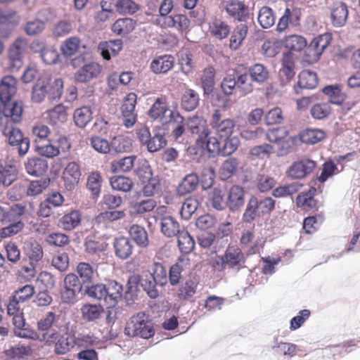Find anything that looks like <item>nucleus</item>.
<instances>
[{
	"instance_id": "2f4dec72",
	"label": "nucleus",
	"mask_w": 360,
	"mask_h": 360,
	"mask_svg": "<svg viewBox=\"0 0 360 360\" xmlns=\"http://www.w3.org/2000/svg\"><path fill=\"white\" fill-rule=\"evenodd\" d=\"M81 218L79 211L72 210L60 218L58 226L66 231L73 230L80 224Z\"/></svg>"
},
{
	"instance_id": "20e7f679",
	"label": "nucleus",
	"mask_w": 360,
	"mask_h": 360,
	"mask_svg": "<svg viewBox=\"0 0 360 360\" xmlns=\"http://www.w3.org/2000/svg\"><path fill=\"white\" fill-rule=\"evenodd\" d=\"M188 130L195 139V142L199 148H207V142L210 140L209 137L210 129L207 121L202 117L197 115L188 117L186 120Z\"/></svg>"
},
{
	"instance_id": "4468645a",
	"label": "nucleus",
	"mask_w": 360,
	"mask_h": 360,
	"mask_svg": "<svg viewBox=\"0 0 360 360\" xmlns=\"http://www.w3.org/2000/svg\"><path fill=\"white\" fill-rule=\"evenodd\" d=\"M221 7L230 17L238 21H245L250 17V9L243 1L226 0Z\"/></svg>"
},
{
	"instance_id": "ddd939ff",
	"label": "nucleus",
	"mask_w": 360,
	"mask_h": 360,
	"mask_svg": "<svg viewBox=\"0 0 360 360\" xmlns=\"http://www.w3.org/2000/svg\"><path fill=\"white\" fill-rule=\"evenodd\" d=\"M221 266L240 269L245 265V258L242 250L236 245H229L224 255L219 257Z\"/></svg>"
},
{
	"instance_id": "052dcab7",
	"label": "nucleus",
	"mask_w": 360,
	"mask_h": 360,
	"mask_svg": "<svg viewBox=\"0 0 360 360\" xmlns=\"http://www.w3.org/2000/svg\"><path fill=\"white\" fill-rule=\"evenodd\" d=\"M238 162L235 158H229L225 160L219 170L220 176L222 179L226 180L231 177L237 170Z\"/></svg>"
},
{
	"instance_id": "473e14b6",
	"label": "nucleus",
	"mask_w": 360,
	"mask_h": 360,
	"mask_svg": "<svg viewBox=\"0 0 360 360\" xmlns=\"http://www.w3.org/2000/svg\"><path fill=\"white\" fill-rule=\"evenodd\" d=\"M46 120L53 125H59L67 120V111L64 105L59 104L45 112Z\"/></svg>"
},
{
	"instance_id": "7c9ffc66",
	"label": "nucleus",
	"mask_w": 360,
	"mask_h": 360,
	"mask_svg": "<svg viewBox=\"0 0 360 360\" xmlns=\"http://www.w3.org/2000/svg\"><path fill=\"white\" fill-rule=\"evenodd\" d=\"M209 32L214 37L222 39L230 33L229 25L219 18H212L209 22Z\"/></svg>"
},
{
	"instance_id": "774afa93",
	"label": "nucleus",
	"mask_w": 360,
	"mask_h": 360,
	"mask_svg": "<svg viewBox=\"0 0 360 360\" xmlns=\"http://www.w3.org/2000/svg\"><path fill=\"white\" fill-rule=\"evenodd\" d=\"M323 92L328 96L329 101L333 104H341L345 100V94L341 92L338 86H327Z\"/></svg>"
},
{
	"instance_id": "f03ea898",
	"label": "nucleus",
	"mask_w": 360,
	"mask_h": 360,
	"mask_svg": "<svg viewBox=\"0 0 360 360\" xmlns=\"http://www.w3.org/2000/svg\"><path fill=\"white\" fill-rule=\"evenodd\" d=\"M124 333L130 337L148 339L154 335L155 330L148 317L144 313H139L128 321Z\"/></svg>"
},
{
	"instance_id": "9d476101",
	"label": "nucleus",
	"mask_w": 360,
	"mask_h": 360,
	"mask_svg": "<svg viewBox=\"0 0 360 360\" xmlns=\"http://www.w3.org/2000/svg\"><path fill=\"white\" fill-rule=\"evenodd\" d=\"M331 41V36L325 33L315 37L305 50L306 60L310 63L316 62Z\"/></svg>"
},
{
	"instance_id": "9b49d317",
	"label": "nucleus",
	"mask_w": 360,
	"mask_h": 360,
	"mask_svg": "<svg viewBox=\"0 0 360 360\" xmlns=\"http://www.w3.org/2000/svg\"><path fill=\"white\" fill-rule=\"evenodd\" d=\"M22 113L20 102L14 101L4 104L0 107V127L9 125L11 122H19Z\"/></svg>"
},
{
	"instance_id": "bb28decb",
	"label": "nucleus",
	"mask_w": 360,
	"mask_h": 360,
	"mask_svg": "<svg viewBox=\"0 0 360 360\" xmlns=\"http://www.w3.org/2000/svg\"><path fill=\"white\" fill-rule=\"evenodd\" d=\"M34 211V205L30 202L13 205L8 212V220L20 221L21 217L32 214Z\"/></svg>"
},
{
	"instance_id": "39448f33",
	"label": "nucleus",
	"mask_w": 360,
	"mask_h": 360,
	"mask_svg": "<svg viewBox=\"0 0 360 360\" xmlns=\"http://www.w3.org/2000/svg\"><path fill=\"white\" fill-rule=\"evenodd\" d=\"M136 135L141 144L150 153L158 152L167 145L164 134L159 131L153 130L151 134L148 127H143L136 129Z\"/></svg>"
},
{
	"instance_id": "680f3d73",
	"label": "nucleus",
	"mask_w": 360,
	"mask_h": 360,
	"mask_svg": "<svg viewBox=\"0 0 360 360\" xmlns=\"http://www.w3.org/2000/svg\"><path fill=\"white\" fill-rule=\"evenodd\" d=\"M110 184L114 190L128 192L131 189L133 182L131 179L128 177L117 176H113L110 179Z\"/></svg>"
},
{
	"instance_id": "c756f323",
	"label": "nucleus",
	"mask_w": 360,
	"mask_h": 360,
	"mask_svg": "<svg viewBox=\"0 0 360 360\" xmlns=\"http://www.w3.org/2000/svg\"><path fill=\"white\" fill-rule=\"evenodd\" d=\"M189 264V259L181 256L179 257L177 262L173 264L169 271V281L172 285H176L180 281L181 272Z\"/></svg>"
},
{
	"instance_id": "393cba45",
	"label": "nucleus",
	"mask_w": 360,
	"mask_h": 360,
	"mask_svg": "<svg viewBox=\"0 0 360 360\" xmlns=\"http://www.w3.org/2000/svg\"><path fill=\"white\" fill-rule=\"evenodd\" d=\"M24 250L30 264H39L43 257L41 245L34 240H29L25 243Z\"/></svg>"
},
{
	"instance_id": "4be33fe9",
	"label": "nucleus",
	"mask_w": 360,
	"mask_h": 360,
	"mask_svg": "<svg viewBox=\"0 0 360 360\" xmlns=\"http://www.w3.org/2000/svg\"><path fill=\"white\" fill-rule=\"evenodd\" d=\"M226 204L231 211H236L245 204V192L239 186H233L229 192Z\"/></svg>"
},
{
	"instance_id": "a878e982",
	"label": "nucleus",
	"mask_w": 360,
	"mask_h": 360,
	"mask_svg": "<svg viewBox=\"0 0 360 360\" xmlns=\"http://www.w3.org/2000/svg\"><path fill=\"white\" fill-rule=\"evenodd\" d=\"M122 41L121 39L102 41L98 45V50L103 58L110 60L111 56H117L122 49Z\"/></svg>"
},
{
	"instance_id": "864d4df0",
	"label": "nucleus",
	"mask_w": 360,
	"mask_h": 360,
	"mask_svg": "<svg viewBox=\"0 0 360 360\" xmlns=\"http://www.w3.org/2000/svg\"><path fill=\"white\" fill-rule=\"evenodd\" d=\"M248 33V26L245 24H240L233 31L230 39V47L232 49H237L245 39Z\"/></svg>"
},
{
	"instance_id": "f8f14e48",
	"label": "nucleus",
	"mask_w": 360,
	"mask_h": 360,
	"mask_svg": "<svg viewBox=\"0 0 360 360\" xmlns=\"http://www.w3.org/2000/svg\"><path fill=\"white\" fill-rule=\"evenodd\" d=\"M210 124L221 139L230 137L236 127L234 121L230 118L222 119L221 114L218 110H214L212 114Z\"/></svg>"
},
{
	"instance_id": "c9c22d12",
	"label": "nucleus",
	"mask_w": 360,
	"mask_h": 360,
	"mask_svg": "<svg viewBox=\"0 0 360 360\" xmlns=\"http://www.w3.org/2000/svg\"><path fill=\"white\" fill-rule=\"evenodd\" d=\"M16 176L15 166L3 164L0 162V186H9L15 180Z\"/></svg>"
},
{
	"instance_id": "f257e3e1",
	"label": "nucleus",
	"mask_w": 360,
	"mask_h": 360,
	"mask_svg": "<svg viewBox=\"0 0 360 360\" xmlns=\"http://www.w3.org/2000/svg\"><path fill=\"white\" fill-rule=\"evenodd\" d=\"M63 82L60 78L56 79L51 84V78L48 75L40 77L32 88V100L34 103H41L48 95L49 100H58L63 94Z\"/></svg>"
},
{
	"instance_id": "423d86ee",
	"label": "nucleus",
	"mask_w": 360,
	"mask_h": 360,
	"mask_svg": "<svg viewBox=\"0 0 360 360\" xmlns=\"http://www.w3.org/2000/svg\"><path fill=\"white\" fill-rule=\"evenodd\" d=\"M27 49V41L21 37L16 39L10 46L7 58V68L10 71L17 72L21 68Z\"/></svg>"
},
{
	"instance_id": "0e129e2a",
	"label": "nucleus",
	"mask_w": 360,
	"mask_h": 360,
	"mask_svg": "<svg viewBox=\"0 0 360 360\" xmlns=\"http://www.w3.org/2000/svg\"><path fill=\"white\" fill-rule=\"evenodd\" d=\"M300 187L298 183L285 184L275 188L272 194L275 198H285L298 192Z\"/></svg>"
},
{
	"instance_id": "13d9d810",
	"label": "nucleus",
	"mask_w": 360,
	"mask_h": 360,
	"mask_svg": "<svg viewBox=\"0 0 360 360\" xmlns=\"http://www.w3.org/2000/svg\"><path fill=\"white\" fill-rule=\"evenodd\" d=\"M281 62L282 68L280 70L281 74L285 76L287 79H291L295 75L292 55L288 52L283 53Z\"/></svg>"
},
{
	"instance_id": "cd10ccee",
	"label": "nucleus",
	"mask_w": 360,
	"mask_h": 360,
	"mask_svg": "<svg viewBox=\"0 0 360 360\" xmlns=\"http://www.w3.org/2000/svg\"><path fill=\"white\" fill-rule=\"evenodd\" d=\"M331 20L334 26L340 27L343 26L348 16L347 6L342 2H336L331 8Z\"/></svg>"
},
{
	"instance_id": "a18cd8bd",
	"label": "nucleus",
	"mask_w": 360,
	"mask_h": 360,
	"mask_svg": "<svg viewBox=\"0 0 360 360\" xmlns=\"http://www.w3.org/2000/svg\"><path fill=\"white\" fill-rule=\"evenodd\" d=\"M326 137L324 131L319 129H307L300 134V140L306 144H315Z\"/></svg>"
},
{
	"instance_id": "37998d69",
	"label": "nucleus",
	"mask_w": 360,
	"mask_h": 360,
	"mask_svg": "<svg viewBox=\"0 0 360 360\" xmlns=\"http://www.w3.org/2000/svg\"><path fill=\"white\" fill-rule=\"evenodd\" d=\"M110 146L116 153H128L132 149V140L128 136L120 135L112 139Z\"/></svg>"
},
{
	"instance_id": "09e8293b",
	"label": "nucleus",
	"mask_w": 360,
	"mask_h": 360,
	"mask_svg": "<svg viewBox=\"0 0 360 360\" xmlns=\"http://www.w3.org/2000/svg\"><path fill=\"white\" fill-rule=\"evenodd\" d=\"M298 77L297 84L301 89H312L318 84L316 74L309 70L302 71Z\"/></svg>"
},
{
	"instance_id": "1a4fd4ad",
	"label": "nucleus",
	"mask_w": 360,
	"mask_h": 360,
	"mask_svg": "<svg viewBox=\"0 0 360 360\" xmlns=\"http://www.w3.org/2000/svg\"><path fill=\"white\" fill-rule=\"evenodd\" d=\"M81 289L78 277L75 274H67L60 292L62 301L65 303H74Z\"/></svg>"
},
{
	"instance_id": "79ce46f5",
	"label": "nucleus",
	"mask_w": 360,
	"mask_h": 360,
	"mask_svg": "<svg viewBox=\"0 0 360 360\" xmlns=\"http://www.w3.org/2000/svg\"><path fill=\"white\" fill-rule=\"evenodd\" d=\"M92 110L89 106H82L75 110L73 118L75 124L80 128H84L92 120Z\"/></svg>"
},
{
	"instance_id": "f704fd0d",
	"label": "nucleus",
	"mask_w": 360,
	"mask_h": 360,
	"mask_svg": "<svg viewBox=\"0 0 360 360\" xmlns=\"http://www.w3.org/2000/svg\"><path fill=\"white\" fill-rule=\"evenodd\" d=\"M160 228L162 233L169 238L176 236L181 231L179 222L171 216L161 218Z\"/></svg>"
},
{
	"instance_id": "338daca9",
	"label": "nucleus",
	"mask_w": 360,
	"mask_h": 360,
	"mask_svg": "<svg viewBox=\"0 0 360 360\" xmlns=\"http://www.w3.org/2000/svg\"><path fill=\"white\" fill-rule=\"evenodd\" d=\"M156 205L157 202L154 199H147L132 202L131 207L134 213L141 214L152 211L156 207Z\"/></svg>"
},
{
	"instance_id": "5fc2aeb1",
	"label": "nucleus",
	"mask_w": 360,
	"mask_h": 360,
	"mask_svg": "<svg viewBox=\"0 0 360 360\" xmlns=\"http://www.w3.org/2000/svg\"><path fill=\"white\" fill-rule=\"evenodd\" d=\"M176 236L180 251L184 254L191 252L195 246L193 238L184 230H181Z\"/></svg>"
},
{
	"instance_id": "0eeeda50",
	"label": "nucleus",
	"mask_w": 360,
	"mask_h": 360,
	"mask_svg": "<svg viewBox=\"0 0 360 360\" xmlns=\"http://www.w3.org/2000/svg\"><path fill=\"white\" fill-rule=\"evenodd\" d=\"M139 283L151 299H155L159 296V291L156 288L158 283L150 274H145L141 277L136 275L130 276L127 281L128 292L136 290Z\"/></svg>"
},
{
	"instance_id": "a19ab883",
	"label": "nucleus",
	"mask_w": 360,
	"mask_h": 360,
	"mask_svg": "<svg viewBox=\"0 0 360 360\" xmlns=\"http://www.w3.org/2000/svg\"><path fill=\"white\" fill-rule=\"evenodd\" d=\"M136 155H129L111 162V170L115 173L128 172L134 165Z\"/></svg>"
},
{
	"instance_id": "c03bdc74",
	"label": "nucleus",
	"mask_w": 360,
	"mask_h": 360,
	"mask_svg": "<svg viewBox=\"0 0 360 360\" xmlns=\"http://www.w3.org/2000/svg\"><path fill=\"white\" fill-rule=\"evenodd\" d=\"M199 95L193 89H186L181 96V106L186 111H192L199 104Z\"/></svg>"
},
{
	"instance_id": "dca6fc26",
	"label": "nucleus",
	"mask_w": 360,
	"mask_h": 360,
	"mask_svg": "<svg viewBox=\"0 0 360 360\" xmlns=\"http://www.w3.org/2000/svg\"><path fill=\"white\" fill-rule=\"evenodd\" d=\"M136 103V95L129 93L125 97L121 108L122 119L127 128L132 127L136 122V114L134 112Z\"/></svg>"
},
{
	"instance_id": "b1692460",
	"label": "nucleus",
	"mask_w": 360,
	"mask_h": 360,
	"mask_svg": "<svg viewBox=\"0 0 360 360\" xmlns=\"http://www.w3.org/2000/svg\"><path fill=\"white\" fill-rule=\"evenodd\" d=\"M106 285L105 307H114L121 299L122 295V286L117 282L112 281Z\"/></svg>"
},
{
	"instance_id": "4d7b16f0",
	"label": "nucleus",
	"mask_w": 360,
	"mask_h": 360,
	"mask_svg": "<svg viewBox=\"0 0 360 360\" xmlns=\"http://www.w3.org/2000/svg\"><path fill=\"white\" fill-rule=\"evenodd\" d=\"M283 43L286 49L294 51H300L307 46L305 38L297 34L288 36Z\"/></svg>"
},
{
	"instance_id": "5701e85b",
	"label": "nucleus",
	"mask_w": 360,
	"mask_h": 360,
	"mask_svg": "<svg viewBox=\"0 0 360 360\" xmlns=\"http://www.w3.org/2000/svg\"><path fill=\"white\" fill-rule=\"evenodd\" d=\"M32 350L30 347L25 345H16L5 349L1 353L2 360H20L25 356L32 354Z\"/></svg>"
},
{
	"instance_id": "e2e57ef3",
	"label": "nucleus",
	"mask_w": 360,
	"mask_h": 360,
	"mask_svg": "<svg viewBox=\"0 0 360 360\" xmlns=\"http://www.w3.org/2000/svg\"><path fill=\"white\" fill-rule=\"evenodd\" d=\"M214 69L212 67H208L203 70L201 77L202 87L205 94H210L214 85Z\"/></svg>"
},
{
	"instance_id": "bf43d9fd",
	"label": "nucleus",
	"mask_w": 360,
	"mask_h": 360,
	"mask_svg": "<svg viewBox=\"0 0 360 360\" xmlns=\"http://www.w3.org/2000/svg\"><path fill=\"white\" fill-rule=\"evenodd\" d=\"M197 283L189 279L181 283L177 292V296L180 300H188L192 297L196 292Z\"/></svg>"
},
{
	"instance_id": "6e6d98bb",
	"label": "nucleus",
	"mask_w": 360,
	"mask_h": 360,
	"mask_svg": "<svg viewBox=\"0 0 360 360\" xmlns=\"http://www.w3.org/2000/svg\"><path fill=\"white\" fill-rule=\"evenodd\" d=\"M129 235L140 246L146 247L148 244V233L145 229L139 225L131 226L129 229Z\"/></svg>"
},
{
	"instance_id": "ea45409f",
	"label": "nucleus",
	"mask_w": 360,
	"mask_h": 360,
	"mask_svg": "<svg viewBox=\"0 0 360 360\" xmlns=\"http://www.w3.org/2000/svg\"><path fill=\"white\" fill-rule=\"evenodd\" d=\"M316 191V188H311L307 192L298 195L296 199L297 207L305 210L314 209L316 207V201L313 198V195Z\"/></svg>"
},
{
	"instance_id": "72a5a7b5",
	"label": "nucleus",
	"mask_w": 360,
	"mask_h": 360,
	"mask_svg": "<svg viewBox=\"0 0 360 360\" xmlns=\"http://www.w3.org/2000/svg\"><path fill=\"white\" fill-rule=\"evenodd\" d=\"M114 248L116 256L125 259L132 254L133 245L129 238L120 237L115 240Z\"/></svg>"
},
{
	"instance_id": "69168bd1",
	"label": "nucleus",
	"mask_w": 360,
	"mask_h": 360,
	"mask_svg": "<svg viewBox=\"0 0 360 360\" xmlns=\"http://www.w3.org/2000/svg\"><path fill=\"white\" fill-rule=\"evenodd\" d=\"M77 273L84 283L91 282L94 278L95 271L87 262H79L77 266Z\"/></svg>"
},
{
	"instance_id": "aec40b11",
	"label": "nucleus",
	"mask_w": 360,
	"mask_h": 360,
	"mask_svg": "<svg viewBox=\"0 0 360 360\" xmlns=\"http://www.w3.org/2000/svg\"><path fill=\"white\" fill-rule=\"evenodd\" d=\"M101 68L96 63H90L84 65L75 75L77 82L84 83L97 77L101 73Z\"/></svg>"
},
{
	"instance_id": "c85d7f7f",
	"label": "nucleus",
	"mask_w": 360,
	"mask_h": 360,
	"mask_svg": "<svg viewBox=\"0 0 360 360\" xmlns=\"http://www.w3.org/2000/svg\"><path fill=\"white\" fill-rule=\"evenodd\" d=\"M82 48H84V46L77 37H71L66 39L60 46L62 54L66 58L76 55Z\"/></svg>"
},
{
	"instance_id": "7ed1b4c3",
	"label": "nucleus",
	"mask_w": 360,
	"mask_h": 360,
	"mask_svg": "<svg viewBox=\"0 0 360 360\" xmlns=\"http://www.w3.org/2000/svg\"><path fill=\"white\" fill-rule=\"evenodd\" d=\"M17 122H11L1 129L2 135L6 138L8 145L16 147L20 156H24L29 150L30 142L29 138L25 136L21 130L14 126Z\"/></svg>"
},
{
	"instance_id": "58836bf2",
	"label": "nucleus",
	"mask_w": 360,
	"mask_h": 360,
	"mask_svg": "<svg viewBox=\"0 0 360 360\" xmlns=\"http://www.w3.org/2000/svg\"><path fill=\"white\" fill-rule=\"evenodd\" d=\"M136 22L131 18H120L112 25V31L117 35H127L135 28Z\"/></svg>"
},
{
	"instance_id": "de8ad7c7",
	"label": "nucleus",
	"mask_w": 360,
	"mask_h": 360,
	"mask_svg": "<svg viewBox=\"0 0 360 360\" xmlns=\"http://www.w3.org/2000/svg\"><path fill=\"white\" fill-rule=\"evenodd\" d=\"M249 73L251 80L259 84L267 81L269 77V72L267 68L262 64L256 63L249 68Z\"/></svg>"
},
{
	"instance_id": "603ef678",
	"label": "nucleus",
	"mask_w": 360,
	"mask_h": 360,
	"mask_svg": "<svg viewBox=\"0 0 360 360\" xmlns=\"http://www.w3.org/2000/svg\"><path fill=\"white\" fill-rule=\"evenodd\" d=\"M103 309L101 304H86L81 308L83 319L93 321L100 318Z\"/></svg>"
},
{
	"instance_id": "49530a36",
	"label": "nucleus",
	"mask_w": 360,
	"mask_h": 360,
	"mask_svg": "<svg viewBox=\"0 0 360 360\" xmlns=\"http://www.w3.org/2000/svg\"><path fill=\"white\" fill-rule=\"evenodd\" d=\"M75 341L73 337L63 334L54 344V352L58 355L65 354L75 346Z\"/></svg>"
},
{
	"instance_id": "e433bc0d",
	"label": "nucleus",
	"mask_w": 360,
	"mask_h": 360,
	"mask_svg": "<svg viewBox=\"0 0 360 360\" xmlns=\"http://www.w3.org/2000/svg\"><path fill=\"white\" fill-rule=\"evenodd\" d=\"M199 183L198 176L195 173L186 175L177 187V193L180 195H186L193 191Z\"/></svg>"
},
{
	"instance_id": "a211bd4d",
	"label": "nucleus",
	"mask_w": 360,
	"mask_h": 360,
	"mask_svg": "<svg viewBox=\"0 0 360 360\" xmlns=\"http://www.w3.org/2000/svg\"><path fill=\"white\" fill-rule=\"evenodd\" d=\"M316 167V162L308 158H303L295 162L288 169V176L292 179H302L312 172Z\"/></svg>"
},
{
	"instance_id": "f3484780",
	"label": "nucleus",
	"mask_w": 360,
	"mask_h": 360,
	"mask_svg": "<svg viewBox=\"0 0 360 360\" xmlns=\"http://www.w3.org/2000/svg\"><path fill=\"white\" fill-rule=\"evenodd\" d=\"M81 175L80 167L77 162L68 163L62 173V179L65 188L68 191L75 189L79 182Z\"/></svg>"
},
{
	"instance_id": "3c124183",
	"label": "nucleus",
	"mask_w": 360,
	"mask_h": 360,
	"mask_svg": "<svg viewBox=\"0 0 360 360\" xmlns=\"http://www.w3.org/2000/svg\"><path fill=\"white\" fill-rule=\"evenodd\" d=\"M257 20L263 28L267 29L274 25L276 17L273 10L270 7L264 6L259 9Z\"/></svg>"
},
{
	"instance_id": "412c9836",
	"label": "nucleus",
	"mask_w": 360,
	"mask_h": 360,
	"mask_svg": "<svg viewBox=\"0 0 360 360\" xmlns=\"http://www.w3.org/2000/svg\"><path fill=\"white\" fill-rule=\"evenodd\" d=\"M17 82L13 76L4 77L0 83V100L2 103H8L17 91Z\"/></svg>"
},
{
	"instance_id": "8fccbe9b",
	"label": "nucleus",
	"mask_w": 360,
	"mask_h": 360,
	"mask_svg": "<svg viewBox=\"0 0 360 360\" xmlns=\"http://www.w3.org/2000/svg\"><path fill=\"white\" fill-rule=\"evenodd\" d=\"M274 153V147L264 143L262 145L255 146L250 150V158L255 160H264L269 158V156Z\"/></svg>"
},
{
	"instance_id": "6ab92c4d",
	"label": "nucleus",
	"mask_w": 360,
	"mask_h": 360,
	"mask_svg": "<svg viewBox=\"0 0 360 360\" xmlns=\"http://www.w3.org/2000/svg\"><path fill=\"white\" fill-rule=\"evenodd\" d=\"M174 65V58L171 55H162L155 57L150 63V68L155 74H165Z\"/></svg>"
},
{
	"instance_id": "6e6552de",
	"label": "nucleus",
	"mask_w": 360,
	"mask_h": 360,
	"mask_svg": "<svg viewBox=\"0 0 360 360\" xmlns=\"http://www.w3.org/2000/svg\"><path fill=\"white\" fill-rule=\"evenodd\" d=\"M237 137H229L221 142L216 137H211L207 142V151L212 155H230L233 153L239 146Z\"/></svg>"
},
{
	"instance_id": "4c0bfd02",
	"label": "nucleus",
	"mask_w": 360,
	"mask_h": 360,
	"mask_svg": "<svg viewBox=\"0 0 360 360\" xmlns=\"http://www.w3.org/2000/svg\"><path fill=\"white\" fill-rule=\"evenodd\" d=\"M48 165L46 160L39 158L29 159L25 163V169L28 174L33 176L43 174L47 169Z\"/></svg>"
},
{
	"instance_id": "2eb2a0df",
	"label": "nucleus",
	"mask_w": 360,
	"mask_h": 360,
	"mask_svg": "<svg viewBox=\"0 0 360 360\" xmlns=\"http://www.w3.org/2000/svg\"><path fill=\"white\" fill-rule=\"evenodd\" d=\"M174 112V110L169 108L167 98L162 96L155 100L149 110L148 115L152 119L167 124L171 120Z\"/></svg>"
}]
</instances>
